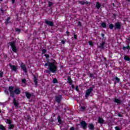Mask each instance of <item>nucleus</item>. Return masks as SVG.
Returning a JSON list of instances; mask_svg holds the SVG:
<instances>
[{
  "label": "nucleus",
  "instance_id": "f257e3e1",
  "mask_svg": "<svg viewBox=\"0 0 130 130\" xmlns=\"http://www.w3.org/2000/svg\"><path fill=\"white\" fill-rule=\"evenodd\" d=\"M45 67H48V70H45L46 74H50L51 73L54 74L57 72V66H56V62L53 59L52 60L51 62L47 61V63H45Z\"/></svg>",
  "mask_w": 130,
  "mask_h": 130
},
{
  "label": "nucleus",
  "instance_id": "f03ea898",
  "mask_svg": "<svg viewBox=\"0 0 130 130\" xmlns=\"http://www.w3.org/2000/svg\"><path fill=\"white\" fill-rule=\"evenodd\" d=\"M9 44L10 46H11L12 51L16 53L18 50V49H17V46H16V42H11L9 43Z\"/></svg>",
  "mask_w": 130,
  "mask_h": 130
},
{
  "label": "nucleus",
  "instance_id": "7ed1b4c3",
  "mask_svg": "<svg viewBox=\"0 0 130 130\" xmlns=\"http://www.w3.org/2000/svg\"><path fill=\"white\" fill-rule=\"evenodd\" d=\"M95 88V86H93L92 87H90L89 88L87 89L86 90V92L85 94V98L87 99L89 96H90V94H91V92H93V89Z\"/></svg>",
  "mask_w": 130,
  "mask_h": 130
},
{
  "label": "nucleus",
  "instance_id": "20e7f679",
  "mask_svg": "<svg viewBox=\"0 0 130 130\" xmlns=\"http://www.w3.org/2000/svg\"><path fill=\"white\" fill-rule=\"evenodd\" d=\"M98 72L96 70H93L92 73H89L88 76L89 78H92V79H96L97 78V75Z\"/></svg>",
  "mask_w": 130,
  "mask_h": 130
},
{
  "label": "nucleus",
  "instance_id": "39448f33",
  "mask_svg": "<svg viewBox=\"0 0 130 130\" xmlns=\"http://www.w3.org/2000/svg\"><path fill=\"white\" fill-rule=\"evenodd\" d=\"M78 125H80L83 129H86L87 128V125L88 124L86 122V121H81L80 124H78Z\"/></svg>",
  "mask_w": 130,
  "mask_h": 130
},
{
  "label": "nucleus",
  "instance_id": "423d86ee",
  "mask_svg": "<svg viewBox=\"0 0 130 130\" xmlns=\"http://www.w3.org/2000/svg\"><path fill=\"white\" fill-rule=\"evenodd\" d=\"M62 99V95H57L55 96V100L56 102L58 104L60 103Z\"/></svg>",
  "mask_w": 130,
  "mask_h": 130
},
{
  "label": "nucleus",
  "instance_id": "0eeeda50",
  "mask_svg": "<svg viewBox=\"0 0 130 130\" xmlns=\"http://www.w3.org/2000/svg\"><path fill=\"white\" fill-rule=\"evenodd\" d=\"M114 29L115 30H120L121 29V23L119 22H115L114 24Z\"/></svg>",
  "mask_w": 130,
  "mask_h": 130
},
{
  "label": "nucleus",
  "instance_id": "6e6552de",
  "mask_svg": "<svg viewBox=\"0 0 130 130\" xmlns=\"http://www.w3.org/2000/svg\"><path fill=\"white\" fill-rule=\"evenodd\" d=\"M107 44L105 42H102L98 46V48H100V49H105Z\"/></svg>",
  "mask_w": 130,
  "mask_h": 130
},
{
  "label": "nucleus",
  "instance_id": "1a4fd4ad",
  "mask_svg": "<svg viewBox=\"0 0 130 130\" xmlns=\"http://www.w3.org/2000/svg\"><path fill=\"white\" fill-rule=\"evenodd\" d=\"M14 86H9L8 88V90L9 91L10 93V97H12V98H14Z\"/></svg>",
  "mask_w": 130,
  "mask_h": 130
},
{
  "label": "nucleus",
  "instance_id": "9d476101",
  "mask_svg": "<svg viewBox=\"0 0 130 130\" xmlns=\"http://www.w3.org/2000/svg\"><path fill=\"white\" fill-rule=\"evenodd\" d=\"M45 23H46V25H48V26H50V27H53L54 26V23L53 22L48 21L47 19L45 20Z\"/></svg>",
  "mask_w": 130,
  "mask_h": 130
},
{
  "label": "nucleus",
  "instance_id": "9b49d317",
  "mask_svg": "<svg viewBox=\"0 0 130 130\" xmlns=\"http://www.w3.org/2000/svg\"><path fill=\"white\" fill-rule=\"evenodd\" d=\"M9 67H10V69L13 71V72H17V70H18V68H17V66L15 65H12V63H9Z\"/></svg>",
  "mask_w": 130,
  "mask_h": 130
},
{
  "label": "nucleus",
  "instance_id": "f8f14e48",
  "mask_svg": "<svg viewBox=\"0 0 130 130\" xmlns=\"http://www.w3.org/2000/svg\"><path fill=\"white\" fill-rule=\"evenodd\" d=\"M114 102H115V103H117V105L119 106V105H120V104H121L123 102H122V101L120 100V99L115 98L114 99Z\"/></svg>",
  "mask_w": 130,
  "mask_h": 130
},
{
  "label": "nucleus",
  "instance_id": "ddd939ff",
  "mask_svg": "<svg viewBox=\"0 0 130 130\" xmlns=\"http://www.w3.org/2000/svg\"><path fill=\"white\" fill-rule=\"evenodd\" d=\"M15 93L16 94V95H19L21 94V90L20 89L16 88L14 90V96H15Z\"/></svg>",
  "mask_w": 130,
  "mask_h": 130
},
{
  "label": "nucleus",
  "instance_id": "4468645a",
  "mask_svg": "<svg viewBox=\"0 0 130 130\" xmlns=\"http://www.w3.org/2000/svg\"><path fill=\"white\" fill-rule=\"evenodd\" d=\"M21 69L24 72V73H27V68H26V65L23 63H22L21 64Z\"/></svg>",
  "mask_w": 130,
  "mask_h": 130
},
{
  "label": "nucleus",
  "instance_id": "2eb2a0df",
  "mask_svg": "<svg viewBox=\"0 0 130 130\" xmlns=\"http://www.w3.org/2000/svg\"><path fill=\"white\" fill-rule=\"evenodd\" d=\"M57 120H58V122H59V124H63V121H62V120H61V117H60V115L58 116Z\"/></svg>",
  "mask_w": 130,
  "mask_h": 130
},
{
  "label": "nucleus",
  "instance_id": "dca6fc26",
  "mask_svg": "<svg viewBox=\"0 0 130 130\" xmlns=\"http://www.w3.org/2000/svg\"><path fill=\"white\" fill-rule=\"evenodd\" d=\"M32 76L34 77V81L35 82V85H36V87H37L38 81H37V78H36V76H35L34 74H32Z\"/></svg>",
  "mask_w": 130,
  "mask_h": 130
},
{
  "label": "nucleus",
  "instance_id": "f3484780",
  "mask_svg": "<svg viewBox=\"0 0 130 130\" xmlns=\"http://www.w3.org/2000/svg\"><path fill=\"white\" fill-rule=\"evenodd\" d=\"M13 104L15 107H19V102L16 101V99H13Z\"/></svg>",
  "mask_w": 130,
  "mask_h": 130
},
{
  "label": "nucleus",
  "instance_id": "a211bd4d",
  "mask_svg": "<svg viewBox=\"0 0 130 130\" xmlns=\"http://www.w3.org/2000/svg\"><path fill=\"white\" fill-rule=\"evenodd\" d=\"M67 81L68 83L70 84V85H72V84H73V80H72V78H71V76H68L67 77Z\"/></svg>",
  "mask_w": 130,
  "mask_h": 130
},
{
  "label": "nucleus",
  "instance_id": "6ab92c4d",
  "mask_svg": "<svg viewBox=\"0 0 130 130\" xmlns=\"http://www.w3.org/2000/svg\"><path fill=\"white\" fill-rule=\"evenodd\" d=\"M25 96L27 98V99H30L31 97H32V94L29 93V92H25Z\"/></svg>",
  "mask_w": 130,
  "mask_h": 130
},
{
  "label": "nucleus",
  "instance_id": "aec40b11",
  "mask_svg": "<svg viewBox=\"0 0 130 130\" xmlns=\"http://www.w3.org/2000/svg\"><path fill=\"white\" fill-rule=\"evenodd\" d=\"M14 127H15V125L13 124H10L8 125V129L10 130V129H14Z\"/></svg>",
  "mask_w": 130,
  "mask_h": 130
},
{
  "label": "nucleus",
  "instance_id": "412c9836",
  "mask_svg": "<svg viewBox=\"0 0 130 130\" xmlns=\"http://www.w3.org/2000/svg\"><path fill=\"white\" fill-rule=\"evenodd\" d=\"M98 122L99 123L102 124L104 123V120H103V119H102L101 117H99Z\"/></svg>",
  "mask_w": 130,
  "mask_h": 130
},
{
  "label": "nucleus",
  "instance_id": "4be33fe9",
  "mask_svg": "<svg viewBox=\"0 0 130 130\" xmlns=\"http://www.w3.org/2000/svg\"><path fill=\"white\" fill-rule=\"evenodd\" d=\"M124 60H125V61H130V58H129V57L126 56V55H125L124 56Z\"/></svg>",
  "mask_w": 130,
  "mask_h": 130
},
{
  "label": "nucleus",
  "instance_id": "5701e85b",
  "mask_svg": "<svg viewBox=\"0 0 130 130\" xmlns=\"http://www.w3.org/2000/svg\"><path fill=\"white\" fill-rule=\"evenodd\" d=\"M5 122H6V123L8 124H12V120L9 119H5Z\"/></svg>",
  "mask_w": 130,
  "mask_h": 130
},
{
  "label": "nucleus",
  "instance_id": "b1692460",
  "mask_svg": "<svg viewBox=\"0 0 130 130\" xmlns=\"http://www.w3.org/2000/svg\"><path fill=\"white\" fill-rule=\"evenodd\" d=\"M89 129L94 130V124L92 123L89 124Z\"/></svg>",
  "mask_w": 130,
  "mask_h": 130
},
{
  "label": "nucleus",
  "instance_id": "393cba45",
  "mask_svg": "<svg viewBox=\"0 0 130 130\" xmlns=\"http://www.w3.org/2000/svg\"><path fill=\"white\" fill-rule=\"evenodd\" d=\"M10 20H11V17H8L5 21V24H6V25H8V24H9V23H10Z\"/></svg>",
  "mask_w": 130,
  "mask_h": 130
},
{
  "label": "nucleus",
  "instance_id": "a878e982",
  "mask_svg": "<svg viewBox=\"0 0 130 130\" xmlns=\"http://www.w3.org/2000/svg\"><path fill=\"white\" fill-rule=\"evenodd\" d=\"M96 9H99L100 8H101V4H100V3H99V2L96 3Z\"/></svg>",
  "mask_w": 130,
  "mask_h": 130
},
{
  "label": "nucleus",
  "instance_id": "bb28decb",
  "mask_svg": "<svg viewBox=\"0 0 130 130\" xmlns=\"http://www.w3.org/2000/svg\"><path fill=\"white\" fill-rule=\"evenodd\" d=\"M109 28L111 29V30H112V29L114 28V25H113L112 23H111L109 26Z\"/></svg>",
  "mask_w": 130,
  "mask_h": 130
},
{
  "label": "nucleus",
  "instance_id": "cd10ccee",
  "mask_svg": "<svg viewBox=\"0 0 130 130\" xmlns=\"http://www.w3.org/2000/svg\"><path fill=\"white\" fill-rule=\"evenodd\" d=\"M0 129L1 130H6V127L2 124H0Z\"/></svg>",
  "mask_w": 130,
  "mask_h": 130
},
{
  "label": "nucleus",
  "instance_id": "c85d7f7f",
  "mask_svg": "<svg viewBox=\"0 0 130 130\" xmlns=\"http://www.w3.org/2000/svg\"><path fill=\"white\" fill-rule=\"evenodd\" d=\"M53 83L54 84H56L57 83H58V81H57V79L56 78H54L53 79Z\"/></svg>",
  "mask_w": 130,
  "mask_h": 130
},
{
  "label": "nucleus",
  "instance_id": "c756f323",
  "mask_svg": "<svg viewBox=\"0 0 130 130\" xmlns=\"http://www.w3.org/2000/svg\"><path fill=\"white\" fill-rule=\"evenodd\" d=\"M48 7H52V6H53V3L50 1H48Z\"/></svg>",
  "mask_w": 130,
  "mask_h": 130
},
{
  "label": "nucleus",
  "instance_id": "7c9ffc66",
  "mask_svg": "<svg viewBox=\"0 0 130 130\" xmlns=\"http://www.w3.org/2000/svg\"><path fill=\"white\" fill-rule=\"evenodd\" d=\"M123 50H126V49H130V47H129V46H126V47H123Z\"/></svg>",
  "mask_w": 130,
  "mask_h": 130
},
{
  "label": "nucleus",
  "instance_id": "2f4dec72",
  "mask_svg": "<svg viewBox=\"0 0 130 130\" xmlns=\"http://www.w3.org/2000/svg\"><path fill=\"white\" fill-rule=\"evenodd\" d=\"M101 26L103 27V28H106V23L103 22L101 24Z\"/></svg>",
  "mask_w": 130,
  "mask_h": 130
},
{
  "label": "nucleus",
  "instance_id": "473e14b6",
  "mask_svg": "<svg viewBox=\"0 0 130 130\" xmlns=\"http://www.w3.org/2000/svg\"><path fill=\"white\" fill-rule=\"evenodd\" d=\"M15 31L16 32H18V33H21V29H20V28H16Z\"/></svg>",
  "mask_w": 130,
  "mask_h": 130
},
{
  "label": "nucleus",
  "instance_id": "72a5a7b5",
  "mask_svg": "<svg viewBox=\"0 0 130 130\" xmlns=\"http://www.w3.org/2000/svg\"><path fill=\"white\" fill-rule=\"evenodd\" d=\"M115 79L117 83H119V82H120V79H119L117 77H115Z\"/></svg>",
  "mask_w": 130,
  "mask_h": 130
},
{
  "label": "nucleus",
  "instance_id": "f704fd0d",
  "mask_svg": "<svg viewBox=\"0 0 130 130\" xmlns=\"http://www.w3.org/2000/svg\"><path fill=\"white\" fill-rule=\"evenodd\" d=\"M5 93L7 94V95H10V93H9V89H5Z\"/></svg>",
  "mask_w": 130,
  "mask_h": 130
},
{
  "label": "nucleus",
  "instance_id": "c9c22d12",
  "mask_svg": "<svg viewBox=\"0 0 130 130\" xmlns=\"http://www.w3.org/2000/svg\"><path fill=\"white\" fill-rule=\"evenodd\" d=\"M0 11H1L2 14H4V11H5V9L4 7H2L1 9H0Z\"/></svg>",
  "mask_w": 130,
  "mask_h": 130
},
{
  "label": "nucleus",
  "instance_id": "e433bc0d",
  "mask_svg": "<svg viewBox=\"0 0 130 130\" xmlns=\"http://www.w3.org/2000/svg\"><path fill=\"white\" fill-rule=\"evenodd\" d=\"M89 45H90V46H93V42H92V41H89L88 42Z\"/></svg>",
  "mask_w": 130,
  "mask_h": 130
},
{
  "label": "nucleus",
  "instance_id": "4c0bfd02",
  "mask_svg": "<svg viewBox=\"0 0 130 130\" xmlns=\"http://www.w3.org/2000/svg\"><path fill=\"white\" fill-rule=\"evenodd\" d=\"M4 76V72L2 71H0V77L1 78H3Z\"/></svg>",
  "mask_w": 130,
  "mask_h": 130
},
{
  "label": "nucleus",
  "instance_id": "58836bf2",
  "mask_svg": "<svg viewBox=\"0 0 130 130\" xmlns=\"http://www.w3.org/2000/svg\"><path fill=\"white\" fill-rule=\"evenodd\" d=\"M72 38H74V39H75V40H77V39H78V37L77 36V35H74V37H72Z\"/></svg>",
  "mask_w": 130,
  "mask_h": 130
},
{
  "label": "nucleus",
  "instance_id": "ea45409f",
  "mask_svg": "<svg viewBox=\"0 0 130 130\" xmlns=\"http://www.w3.org/2000/svg\"><path fill=\"white\" fill-rule=\"evenodd\" d=\"M42 53H46V52H47V49H43V50H42Z\"/></svg>",
  "mask_w": 130,
  "mask_h": 130
},
{
  "label": "nucleus",
  "instance_id": "a19ab883",
  "mask_svg": "<svg viewBox=\"0 0 130 130\" xmlns=\"http://www.w3.org/2000/svg\"><path fill=\"white\" fill-rule=\"evenodd\" d=\"M79 3L81 5H85V2L79 1Z\"/></svg>",
  "mask_w": 130,
  "mask_h": 130
},
{
  "label": "nucleus",
  "instance_id": "79ce46f5",
  "mask_svg": "<svg viewBox=\"0 0 130 130\" xmlns=\"http://www.w3.org/2000/svg\"><path fill=\"white\" fill-rule=\"evenodd\" d=\"M78 26H79V27H82V22H81V21H79L78 22Z\"/></svg>",
  "mask_w": 130,
  "mask_h": 130
},
{
  "label": "nucleus",
  "instance_id": "37998d69",
  "mask_svg": "<svg viewBox=\"0 0 130 130\" xmlns=\"http://www.w3.org/2000/svg\"><path fill=\"white\" fill-rule=\"evenodd\" d=\"M22 83H23L24 84L26 83V79L24 78L22 79L21 80Z\"/></svg>",
  "mask_w": 130,
  "mask_h": 130
},
{
  "label": "nucleus",
  "instance_id": "c03bdc74",
  "mask_svg": "<svg viewBox=\"0 0 130 130\" xmlns=\"http://www.w3.org/2000/svg\"><path fill=\"white\" fill-rule=\"evenodd\" d=\"M56 116V114L53 113L51 116V118L52 119L53 118V117H55Z\"/></svg>",
  "mask_w": 130,
  "mask_h": 130
},
{
  "label": "nucleus",
  "instance_id": "a18cd8bd",
  "mask_svg": "<svg viewBox=\"0 0 130 130\" xmlns=\"http://www.w3.org/2000/svg\"><path fill=\"white\" fill-rule=\"evenodd\" d=\"M115 129L116 130H120V128L118 126L115 127Z\"/></svg>",
  "mask_w": 130,
  "mask_h": 130
},
{
  "label": "nucleus",
  "instance_id": "49530a36",
  "mask_svg": "<svg viewBox=\"0 0 130 130\" xmlns=\"http://www.w3.org/2000/svg\"><path fill=\"white\" fill-rule=\"evenodd\" d=\"M81 110H85V109H86V107H81Z\"/></svg>",
  "mask_w": 130,
  "mask_h": 130
},
{
  "label": "nucleus",
  "instance_id": "de8ad7c7",
  "mask_svg": "<svg viewBox=\"0 0 130 130\" xmlns=\"http://www.w3.org/2000/svg\"><path fill=\"white\" fill-rule=\"evenodd\" d=\"M117 115L119 117H121L122 116V115H121V114H120L119 113L117 114Z\"/></svg>",
  "mask_w": 130,
  "mask_h": 130
},
{
  "label": "nucleus",
  "instance_id": "09e8293b",
  "mask_svg": "<svg viewBox=\"0 0 130 130\" xmlns=\"http://www.w3.org/2000/svg\"><path fill=\"white\" fill-rule=\"evenodd\" d=\"M84 3H85V5H88V4H90V2H88V1L84 2Z\"/></svg>",
  "mask_w": 130,
  "mask_h": 130
},
{
  "label": "nucleus",
  "instance_id": "8fccbe9b",
  "mask_svg": "<svg viewBox=\"0 0 130 130\" xmlns=\"http://www.w3.org/2000/svg\"><path fill=\"white\" fill-rule=\"evenodd\" d=\"M61 43H62V44H64L66 43V41L62 40L61 41Z\"/></svg>",
  "mask_w": 130,
  "mask_h": 130
},
{
  "label": "nucleus",
  "instance_id": "3c124183",
  "mask_svg": "<svg viewBox=\"0 0 130 130\" xmlns=\"http://www.w3.org/2000/svg\"><path fill=\"white\" fill-rule=\"evenodd\" d=\"M66 33L67 34V36H70V32H69L68 31H67Z\"/></svg>",
  "mask_w": 130,
  "mask_h": 130
},
{
  "label": "nucleus",
  "instance_id": "603ef678",
  "mask_svg": "<svg viewBox=\"0 0 130 130\" xmlns=\"http://www.w3.org/2000/svg\"><path fill=\"white\" fill-rule=\"evenodd\" d=\"M45 56L46 57V58H49V55H45Z\"/></svg>",
  "mask_w": 130,
  "mask_h": 130
},
{
  "label": "nucleus",
  "instance_id": "864d4df0",
  "mask_svg": "<svg viewBox=\"0 0 130 130\" xmlns=\"http://www.w3.org/2000/svg\"><path fill=\"white\" fill-rule=\"evenodd\" d=\"M75 90H76V91H79V87L76 86V87H75Z\"/></svg>",
  "mask_w": 130,
  "mask_h": 130
},
{
  "label": "nucleus",
  "instance_id": "5fc2aeb1",
  "mask_svg": "<svg viewBox=\"0 0 130 130\" xmlns=\"http://www.w3.org/2000/svg\"><path fill=\"white\" fill-rule=\"evenodd\" d=\"M70 130H75V127H71V128H70Z\"/></svg>",
  "mask_w": 130,
  "mask_h": 130
},
{
  "label": "nucleus",
  "instance_id": "6e6d98bb",
  "mask_svg": "<svg viewBox=\"0 0 130 130\" xmlns=\"http://www.w3.org/2000/svg\"><path fill=\"white\" fill-rule=\"evenodd\" d=\"M101 35L103 38H104V34H101Z\"/></svg>",
  "mask_w": 130,
  "mask_h": 130
},
{
  "label": "nucleus",
  "instance_id": "4d7b16f0",
  "mask_svg": "<svg viewBox=\"0 0 130 130\" xmlns=\"http://www.w3.org/2000/svg\"><path fill=\"white\" fill-rule=\"evenodd\" d=\"M15 0H12V4H15Z\"/></svg>",
  "mask_w": 130,
  "mask_h": 130
},
{
  "label": "nucleus",
  "instance_id": "13d9d810",
  "mask_svg": "<svg viewBox=\"0 0 130 130\" xmlns=\"http://www.w3.org/2000/svg\"><path fill=\"white\" fill-rule=\"evenodd\" d=\"M61 92L63 94L65 93L64 90H61Z\"/></svg>",
  "mask_w": 130,
  "mask_h": 130
},
{
  "label": "nucleus",
  "instance_id": "bf43d9fd",
  "mask_svg": "<svg viewBox=\"0 0 130 130\" xmlns=\"http://www.w3.org/2000/svg\"><path fill=\"white\" fill-rule=\"evenodd\" d=\"M72 88H73L74 89V88H75V85H74V84H73L72 85Z\"/></svg>",
  "mask_w": 130,
  "mask_h": 130
},
{
  "label": "nucleus",
  "instance_id": "052dcab7",
  "mask_svg": "<svg viewBox=\"0 0 130 130\" xmlns=\"http://www.w3.org/2000/svg\"><path fill=\"white\" fill-rule=\"evenodd\" d=\"M45 33H46V32L43 31H42V34H45Z\"/></svg>",
  "mask_w": 130,
  "mask_h": 130
},
{
  "label": "nucleus",
  "instance_id": "680f3d73",
  "mask_svg": "<svg viewBox=\"0 0 130 130\" xmlns=\"http://www.w3.org/2000/svg\"><path fill=\"white\" fill-rule=\"evenodd\" d=\"M77 57H79V58H82V57L81 56H77Z\"/></svg>",
  "mask_w": 130,
  "mask_h": 130
},
{
  "label": "nucleus",
  "instance_id": "e2e57ef3",
  "mask_svg": "<svg viewBox=\"0 0 130 130\" xmlns=\"http://www.w3.org/2000/svg\"><path fill=\"white\" fill-rule=\"evenodd\" d=\"M50 121H51V122H53V121H54V120L52 119Z\"/></svg>",
  "mask_w": 130,
  "mask_h": 130
},
{
  "label": "nucleus",
  "instance_id": "0e129e2a",
  "mask_svg": "<svg viewBox=\"0 0 130 130\" xmlns=\"http://www.w3.org/2000/svg\"><path fill=\"white\" fill-rule=\"evenodd\" d=\"M104 60H106V58L104 57Z\"/></svg>",
  "mask_w": 130,
  "mask_h": 130
},
{
  "label": "nucleus",
  "instance_id": "69168bd1",
  "mask_svg": "<svg viewBox=\"0 0 130 130\" xmlns=\"http://www.w3.org/2000/svg\"><path fill=\"white\" fill-rule=\"evenodd\" d=\"M113 7H115V6H114V4H113Z\"/></svg>",
  "mask_w": 130,
  "mask_h": 130
},
{
  "label": "nucleus",
  "instance_id": "338daca9",
  "mask_svg": "<svg viewBox=\"0 0 130 130\" xmlns=\"http://www.w3.org/2000/svg\"><path fill=\"white\" fill-rule=\"evenodd\" d=\"M127 2H130V0H127Z\"/></svg>",
  "mask_w": 130,
  "mask_h": 130
},
{
  "label": "nucleus",
  "instance_id": "774afa93",
  "mask_svg": "<svg viewBox=\"0 0 130 130\" xmlns=\"http://www.w3.org/2000/svg\"><path fill=\"white\" fill-rule=\"evenodd\" d=\"M0 2H3V0H0Z\"/></svg>",
  "mask_w": 130,
  "mask_h": 130
}]
</instances>
